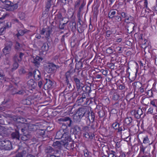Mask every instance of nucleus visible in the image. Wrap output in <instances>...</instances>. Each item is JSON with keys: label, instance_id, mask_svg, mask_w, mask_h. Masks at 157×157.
<instances>
[{"label": "nucleus", "instance_id": "nucleus-14", "mask_svg": "<svg viewBox=\"0 0 157 157\" xmlns=\"http://www.w3.org/2000/svg\"><path fill=\"white\" fill-rule=\"evenodd\" d=\"M46 130L38 129L37 131L36 135L38 138H41L43 140H47L49 137L45 133Z\"/></svg>", "mask_w": 157, "mask_h": 157}, {"label": "nucleus", "instance_id": "nucleus-3", "mask_svg": "<svg viewBox=\"0 0 157 157\" xmlns=\"http://www.w3.org/2000/svg\"><path fill=\"white\" fill-rule=\"evenodd\" d=\"M4 6L7 10L13 11L18 7L17 3H13L10 1L6 0L4 1Z\"/></svg>", "mask_w": 157, "mask_h": 157}, {"label": "nucleus", "instance_id": "nucleus-13", "mask_svg": "<svg viewBox=\"0 0 157 157\" xmlns=\"http://www.w3.org/2000/svg\"><path fill=\"white\" fill-rule=\"evenodd\" d=\"M64 145V140H63L60 141H56L54 142L52 144V146L54 147L55 152H56L57 150H60L61 152V149L62 146Z\"/></svg>", "mask_w": 157, "mask_h": 157}, {"label": "nucleus", "instance_id": "nucleus-59", "mask_svg": "<svg viewBox=\"0 0 157 157\" xmlns=\"http://www.w3.org/2000/svg\"><path fill=\"white\" fill-rule=\"evenodd\" d=\"M24 125V128H21V132L23 133L24 135H25L26 134V132H27L28 129L26 127V124H25Z\"/></svg>", "mask_w": 157, "mask_h": 157}, {"label": "nucleus", "instance_id": "nucleus-51", "mask_svg": "<svg viewBox=\"0 0 157 157\" xmlns=\"http://www.w3.org/2000/svg\"><path fill=\"white\" fill-rule=\"evenodd\" d=\"M141 42L142 44V47L144 48L147 47L149 45V43L146 39H144V40L141 41Z\"/></svg>", "mask_w": 157, "mask_h": 157}, {"label": "nucleus", "instance_id": "nucleus-21", "mask_svg": "<svg viewBox=\"0 0 157 157\" xmlns=\"http://www.w3.org/2000/svg\"><path fill=\"white\" fill-rule=\"evenodd\" d=\"M73 129L74 133L75 134V138H79L81 136L82 129L80 126L78 125H75L73 126Z\"/></svg>", "mask_w": 157, "mask_h": 157}, {"label": "nucleus", "instance_id": "nucleus-55", "mask_svg": "<svg viewBox=\"0 0 157 157\" xmlns=\"http://www.w3.org/2000/svg\"><path fill=\"white\" fill-rule=\"evenodd\" d=\"M22 47V45L17 41L16 42L15 48L17 50H19Z\"/></svg>", "mask_w": 157, "mask_h": 157}, {"label": "nucleus", "instance_id": "nucleus-10", "mask_svg": "<svg viewBox=\"0 0 157 157\" xmlns=\"http://www.w3.org/2000/svg\"><path fill=\"white\" fill-rule=\"evenodd\" d=\"M116 11H110L108 13V16L109 19H111L113 22H117L121 21V18L120 16L116 15Z\"/></svg>", "mask_w": 157, "mask_h": 157}, {"label": "nucleus", "instance_id": "nucleus-52", "mask_svg": "<svg viewBox=\"0 0 157 157\" xmlns=\"http://www.w3.org/2000/svg\"><path fill=\"white\" fill-rule=\"evenodd\" d=\"M68 21H67L66 22L63 23L62 24H61L60 21L59 22V29H64L65 27L66 26L68 22Z\"/></svg>", "mask_w": 157, "mask_h": 157}, {"label": "nucleus", "instance_id": "nucleus-29", "mask_svg": "<svg viewBox=\"0 0 157 157\" xmlns=\"http://www.w3.org/2000/svg\"><path fill=\"white\" fill-rule=\"evenodd\" d=\"M55 17L54 20L55 21L56 23V22L61 21L63 20L64 17H63L62 13L60 12H58L57 13H55Z\"/></svg>", "mask_w": 157, "mask_h": 157}, {"label": "nucleus", "instance_id": "nucleus-31", "mask_svg": "<svg viewBox=\"0 0 157 157\" xmlns=\"http://www.w3.org/2000/svg\"><path fill=\"white\" fill-rule=\"evenodd\" d=\"M98 125V124L97 121H92L91 125V128L92 129V132H94L97 130Z\"/></svg>", "mask_w": 157, "mask_h": 157}, {"label": "nucleus", "instance_id": "nucleus-48", "mask_svg": "<svg viewBox=\"0 0 157 157\" xmlns=\"http://www.w3.org/2000/svg\"><path fill=\"white\" fill-rule=\"evenodd\" d=\"M52 0H47L46 4V10L48 11L52 5Z\"/></svg>", "mask_w": 157, "mask_h": 157}, {"label": "nucleus", "instance_id": "nucleus-30", "mask_svg": "<svg viewBox=\"0 0 157 157\" xmlns=\"http://www.w3.org/2000/svg\"><path fill=\"white\" fill-rule=\"evenodd\" d=\"M33 77L36 80H39L41 78L40 73V71L37 70H35L33 71Z\"/></svg>", "mask_w": 157, "mask_h": 157}, {"label": "nucleus", "instance_id": "nucleus-27", "mask_svg": "<svg viewBox=\"0 0 157 157\" xmlns=\"http://www.w3.org/2000/svg\"><path fill=\"white\" fill-rule=\"evenodd\" d=\"M98 111V116L100 117H103L105 115V113L102 107L100 105H97L95 109Z\"/></svg>", "mask_w": 157, "mask_h": 157}, {"label": "nucleus", "instance_id": "nucleus-20", "mask_svg": "<svg viewBox=\"0 0 157 157\" xmlns=\"http://www.w3.org/2000/svg\"><path fill=\"white\" fill-rule=\"evenodd\" d=\"M70 77H65V83L66 84V88L64 91L66 92H68V93L71 92L73 90L74 87L71 85V84L69 82V79Z\"/></svg>", "mask_w": 157, "mask_h": 157}, {"label": "nucleus", "instance_id": "nucleus-47", "mask_svg": "<svg viewBox=\"0 0 157 157\" xmlns=\"http://www.w3.org/2000/svg\"><path fill=\"white\" fill-rule=\"evenodd\" d=\"M10 126L9 127V129L12 131H15L18 130V127L16 126L14 124H12L9 123Z\"/></svg>", "mask_w": 157, "mask_h": 157}, {"label": "nucleus", "instance_id": "nucleus-33", "mask_svg": "<svg viewBox=\"0 0 157 157\" xmlns=\"http://www.w3.org/2000/svg\"><path fill=\"white\" fill-rule=\"evenodd\" d=\"M82 117L81 116L79 115L76 112H75V113L73 115V118L74 121L77 123H79L80 122Z\"/></svg>", "mask_w": 157, "mask_h": 157}, {"label": "nucleus", "instance_id": "nucleus-4", "mask_svg": "<svg viewBox=\"0 0 157 157\" xmlns=\"http://www.w3.org/2000/svg\"><path fill=\"white\" fill-rule=\"evenodd\" d=\"M77 113L82 117L83 116L86 117L89 116V108L87 106H84L78 108L75 112Z\"/></svg>", "mask_w": 157, "mask_h": 157}, {"label": "nucleus", "instance_id": "nucleus-7", "mask_svg": "<svg viewBox=\"0 0 157 157\" xmlns=\"http://www.w3.org/2000/svg\"><path fill=\"white\" fill-rule=\"evenodd\" d=\"M59 67H60L58 65H56L53 63H50L46 65L45 69L47 73L53 74L55 73L57 69Z\"/></svg>", "mask_w": 157, "mask_h": 157}, {"label": "nucleus", "instance_id": "nucleus-41", "mask_svg": "<svg viewBox=\"0 0 157 157\" xmlns=\"http://www.w3.org/2000/svg\"><path fill=\"white\" fill-rule=\"evenodd\" d=\"M56 155H47L48 157H61L62 155V153L60 152V150L56 151V152H55Z\"/></svg>", "mask_w": 157, "mask_h": 157}, {"label": "nucleus", "instance_id": "nucleus-40", "mask_svg": "<svg viewBox=\"0 0 157 157\" xmlns=\"http://www.w3.org/2000/svg\"><path fill=\"white\" fill-rule=\"evenodd\" d=\"M138 142L139 143V145H140V154L143 153V154H144L145 150L146 148V147L143 145V143L140 141V140H138Z\"/></svg>", "mask_w": 157, "mask_h": 157}, {"label": "nucleus", "instance_id": "nucleus-19", "mask_svg": "<svg viewBox=\"0 0 157 157\" xmlns=\"http://www.w3.org/2000/svg\"><path fill=\"white\" fill-rule=\"evenodd\" d=\"M75 143L70 141L67 140H64L63 146L67 149L69 150H73L75 147Z\"/></svg>", "mask_w": 157, "mask_h": 157}, {"label": "nucleus", "instance_id": "nucleus-64", "mask_svg": "<svg viewBox=\"0 0 157 157\" xmlns=\"http://www.w3.org/2000/svg\"><path fill=\"white\" fill-rule=\"evenodd\" d=\"M147 95L149 97H152L153 93L152 90H148L147 92Z\"/></svg>", "mask_w": 157, "mask_h": 157}, {"label": "nucleus", "instance_id": "nucleus-42", "mask_svg": "<svg viewBox=\"0 0 157 157\" xmlns=\"http://www.w3.org/2000/svg\"><path fill=\"white\" fill-rule=\"evenodd\" d=\"M54 151L55 150L51 147L48 146L46 147L45 149V152L47 153H50Z\"/></svg>", "mask_w": 157, "mask_h": 157}, {"label": "nucleus", "instance_id": "nucleus-34", "mask_svg": "<svg viewBox=\"0 0 157 157\" xmlns=\"http://www.w3.org/2000/svg\"><path fill=\"white\" fill-rule=\"evenodd\" d=\"M62 124V125L61 127V129L59 131H61V132H64V134H66L67 133L68 131V127L69 126L67 125L66 124L64 123H59Z\"/></svg>", "mask_w": 157, "mask_h": 157}, {"label": "nucleus", "instance_id": "nucleus-1", "mask_svg": "<svg viewBox=\"0 0 157 157\" xmlns=\"http://www.w3.org/2000/svg\"><path fill=\"white\" fill-rule=\"evenodd\" d=\"M79 71H77L75 74L70 77L71 80L75 83L77 89V91H79L81 90V85L82 83L81 81V79H80L79 76Z\"/></svg>", "mask_w": 157, "mask_h": 157}, {"label": "nucleus", "instance_id": "nucleus-37", "mask_svg": "<svg viewBox=\"0 0 157 157\" xmlns=\"http://www.w3.org/2000/svg\"><path fill=\"white\" fill-rule=\"evenodd\" d=\"M64 132H61V131H59L56 132L55 138L57 139L62 138L64 136Z\"/></svg>", "mask_w": 157, "mask_h": 157}, {"label": "nucleus", "instance_id": "nucleus-53", "mask_svg": "<svg viewBox=\"0 0 157 157\" xmlns=\"http://www.w3.org/2000/svg\"><path fill=\"white\" fill-rule=\"evenodd\" d=\"M114 50L112 47H109L106 50V53L109 54H111L113 53Z\"/></svg>", "mask_w": 157, "mask_h": 157}, {"label": "nucleus", "instance_id": "nucleus-18", "mask_svg": "<svg viewBox=\"0 0 157 157\" xmlns=\"http://www.w3.org/2000/svg\"><path fill=\"white\" fill-rule=\"evenodd\" d=\"M112 127L115 130H117L118 132H121L122 131L126 129L124 125H121L117 122L113 123L112 124Z\"/></svg>", "mask_w": 157, "mask_h": 157}, {"label": "nucleus", "instance_id": "nucleus-43", "mask_svg": "<svg viewBox=\"0 0 157 157\" xmlns=\"http://www.w3.org/2000/svg\"><path fill=\"white\" fill-rule=\"evenodd\" d=\"M132 120L131 117H127L124 121V124L125 125H128L131 123Z\"/></svg>", "mask_w": 157, "mask_h": 157}, {"label": "nucleus", "instance_id": "nucleus-24", "mask_svg": "<svg viewBox=\"0 0 157 157\" xmlns=\"http://www.w3.org/2000/svg\"><path fill=\"white\" fill-rule=\"evenodd\" d=\"M85 65L84 60L82 59H81L79 61L76 62L75 64V69L78 70L80 69H84L85 67Z\"/></svg>", "mask_w": 157, "mask_h": 157}, {"label": "nucleus", "instance_id": "nucleus-9", "mask_svg": "<svg viewBox=\"0 0 157 157\" xmlns=\"http://www.w3.org/2000/svg\"><path fill=\"white\" fill-rule=\"evenodd\" d=\"M11 140L15 144H17L20 140V134L19 132V129L13 131L11 132L10 134Z\"/></svg>", "mask_w": 157, "mask_h": 157}, {"label": "nucleus", "instance_id": "nucleus-44", "mask_svg": "<svg viewBox=\"0 0 157 157\" xmlns=\"http://www.w3.org/2000/svg\"><path fill=\"white\" fill-rule=\"evenodd\" d=\"M108 157H116V152L112 150H109V151H107Z\"/></svg>", "mask_w": 157, "mask_h": 157}, {"label": "nucleus", "instance_id": "nucleus-16", "mask_svg": "<svg viewBox=\"0 0 157 157\" xmlns=\"http://www.w3.org/2000/svg\"><path fill=\"white\" fill-rule=\"evenodd\" d=\"M38 44L39 46L42 45L41 46V50L42 52H46L48 50L49 46L48 43H43L42 41L40 40L38 41Z\"/></svg>", "mask_w": 157, "mask_h": 157}, {"label": "nucleus", "instance_id": "nucleus-39", "mask_svg": "<svg viewBox=\"0 0 157 157\" xmlns=\"http://www.w3.org/2000/svg\"><path fill=\"white\" fill-rule=\"evenodd\" d=\"M69 25L72 31L74 32L75 30L76 29V23L75 21H71L69 23Z\"/></svg>", "mask_w": 157, "mask_h": 157}, {"label": "nucleus", "instance_id": "nucleus-25", "mask_svg": "<svg viewBox=\"0 0 157 157\" xmlns=\"http://www.w3.org/2000/svg\"><path fill=\"white\" fill-rule=\"evenodd\" d=\"M11 118L13 121L18 123L24 124L26 121V119L25 118L20 116H13Z\"/></svg>", "mask_w": 157, "mask_h": 157}, {"label": "nucleus", "instance_id": "nucleus-32", "mask_svg": "<svg viewBox=\"0 0 157 157\" xmlns=\"http://www.w3.org/2000/svg\"><path fill=\"white\" fill-rule=\"evenodd\" d=\"M135 91H137L142 86V84L139 82H135L132 83Z\"/></svg>", "mask_w": 157, "mask_h": 157}, {"label": "nucleus", "instance_id": "nucleus-6", "mask_svg": "<svg viewBox=\"0 0 157 157\" xmlns=\"http://www.w3.org/2000/svg\"><path fill=\"white\" fill-rule=\"evenodd\" d=\"M44 90L51 89L54 87L55 82L51 78L50 76H47V78H44Z\"/></svg>", "mask_w": 157, "mask_h": 157}, {"label": "nucleus", "instance_id": "nucleus-58", "mask_svg": "<svg viewBox=\"0 0 157 157\" xmlns=\"http://www.w3.org/2000/svg\"><path fill=\"white\" fill-rule=\"evenodd\" d=\"M150 141L149 140V138H148V137L147 136H146V137H144V138L143 143L144 144H151H151H150Z\"/></svg>", "mask_w": 157, "mask_h": 157}, {"label": "nucleus", "instance_id": "nucleus-15", "mask_svg": "<svg viewBox=\"0 0 157 157\" xmlns=\"http://www.w3.org/2000/svg\"><path fill=\"white\" fill-rule=\"evenodd\" d=\"M69 67H70L69 70L66 72L64 75V77H71V76L75 74V70L76 69L75 68H74V64L71 63L69 65Z\"/></svg>", "mask_w": 157, "mask_h": 157}, {"label": "nucleus", "instance_id": "nucleus-56", "mask_svg": "<svg viewBox=\"0 0 157 157\" xmlns=\"http://www.w3.org/2000/svg\"><path fill=\"white\" fill-rule=\"evenodd\" d=\"M95 115L94 113L91 112L90 113H89V116L88 117H88L89 120H91L92 121H94L95 119Z\"/></svg>", "mask_w": 157, "mask_h": 157}, {"label": "nucleus", "instance_id": "nucleus-49", "mask_svg": "<svg viewBox=\"0 0 157 157\" xmlns=\"http://www.w3.org/2000/svg\"><path fill=\"white\" fill-rule=\"evenodd\" d=\"M83 135L84 137L88 139H92L93 137L94 136V135L93 133L90 134L87 132L84 133Z\"/></svg>", "mask_w": 157, "mask_h": 157}, {"label": "nucleus", "instance_id": "nucleus-5", "mask_svg": "<svg viewBox=\"0 0 157 157\" xmlns=\"http://www.w3.org/2000/svg\"><path fill=\"white\" fill-rule=\"evenodd\" d=\"M53 26L51 25L49 26H47L45 28H43L40 31V33L41 35H44L45 33V37L46 39L48 40L50 37V35L52 31Z\"/></svg>", "mask_w": 157, "mask_h": 157}, {"label": "nucleus", "instance_id": "nucleus-50", "mask_svg": "<svg viewBox=\"0 0 157 157\" xmlns=\"http://www.w3.org/2000/svg\"><path fill=\"white\" fill-rule=\"evenodd\" d=\"M0 19H4L6 17L9 16L7 12H4L2 11L0 12Z\"/></svg>", "mask_w": 157, "mask_h": 157}, {"label": "nucleus", "instance_id": "nucleus-35", "mask_svg": "<svg viewBox=\"0 0 157 157\" xmlns=\"http://www.w3.org/2000/svg\"><path fill=\"white\" fill-rule=\"evenodd\" d=\"M26 124V127L28 130L29 131H35L37 128V126L32 124Z\"/></svg>", "mask_w": 157, "mask_h": 157}, {"label": "nucleus", "instance_id": "nucleus-26", "mask_svg": "<svg viewBox=\"0 0 157 157\" xmlns=\"http://www.w3.org/2000/svg\"><path fill=\"white\" fill-rule=\"evenodd\" d=\"M81 89L83 92L82 94H84L85 95L87 94L90 96V94L92 91L90 86H81Z\"/></svg>", "mask_w": 157, "mask_h": 157}, {"label": "nucleus", "instance_id": "nucleus-11", "mask_svg": "<svg viewBox=\"0 0 157 157\" xmlns=\"http://www.w3.org/2000/svg\"><path fill=\"white\" fill-rule=\"evenodd\" d=\"M89 101V99L86 97L84 94H82L78 98L76 102L80 105H85L88 104Z\"/></svg>", "mask_w": 157, "mask_h": 157}, {"label": "nucleus", "instance_id": "nucleus-54", "mask_svg": "<svg viewBox=\"0 0 157 157\" xmlns=\"http://www.w3.org/2000/svg\"><path fill=\"white\" fill-rule=\"evenodd\" d=\"M120 97V96L119 94L116 92H115L113 94L112 99L114 100L117 101Z\"/></svg>", "mask_w": 157, "mask_h": 157}, {"label": "nucleus", "instance_id": "nucleus-22", "mask_svg": "<svg viewBox=\"0 0 157 157\" xmlns=\"http://www.w3.org/2000/svg\"><path fill=\"white\" fill-rule=\"evenodd\" d=\"M143 111L142 110L139 108L137 110H133L131 111V113L132 115L134 116V117L136 119H139L143 115Z\"/></svg>", "mask_w": 157, "mask_h": 157}, {"label": "nucleus", "instance_id": "nucleus-46", "mask_svg": "<svg viewBox=\"0 0 157 157\" xmlns=\"http://www.w3.org/2000/svg\"><path fill=\"white\" fill-rule=\"evenodd\" d=\"M37 84L39 87L40 88H43L44 89V79H40V80H39L37 82Z\"/></svg>", "mask_w": 157, "mask_h": 157}, {"label": "nucleus", "instance_id": "nucleus-8", "mask_svg": "<svg viewBox=\"0 0 157 157\" xmlns=\"http://www.w3.org/2000/svg\"><path fill=\"white\" fill-rule=\"evenodd\" d=\"M57 122L58 123H64L67 125L69 127H71L73 123L71 118L69 117H63L57 120Z\"/></svg>", "mask_w": 157, "mask_h": 157}, {"label": "nucleus", "instance_id": "nucleus-36", "mask_svg": "<svg viewBox=\"0 0 157 157\" xmlns=\"http://www.w3.org/2000/svg\"><path fill=\"white\" fill-rule=\"evenodd\" d=\"M28 30L26 29L24 30H20L16 34V36L17 38H19V36H23L26 33Z\"/></svg>", "mask_w": 157, "mask_h": 157}, {"label": "nucleus", "instance_id": "nucleus-62", "mask_svg": "<svg viewBox=\"0 0 157 157\" xmlns=\"http://www.w3.org/2000/svg\"><path fill=\"white\" fill-rule=\"evenodd\" d=\"M5 27L4 28H5V29L6 28H8L11 27V24L10 22H6L5 24Z\"/></svg>", "mask_w": 157, "mask_h": 157}, {"label": "nucleus", "instance_id": "nucleus-38", "mask_svg": "<svg viewBox=\"0 0 157 157\" xmlns=\"http://www.w3.org/2000/svg\"><path fill=\"white\" fill-rule=\"evenodd\" d=\"M87 25H82L78 26L77 28V30L78 32L80 33H83L85 28L86 27Z\"/></svg>", "mask_w": 157, "mask_h": 157}, {"label": "nucleus", "instance_id": "nucleus-2", "mask_svg": "<svg viewBox=\"0 0 157 157\" xmlns=\"http://www.w3.org/2000/svg\"><path fill=\"white\" fill-rule=\"evenodd\" d=\"M133 20V17L131 16L128 17L125 19V21L128 23V25L125 26V29H127V32L128 33H130L134 30L135 25L133 23L131 22V21H132Z\"/></svg>", "mask_w": 157, "mask_h": 157}, {"label": "nucleus", "instance_id": "nucleus-28", "mask_svg": "<svg viewBox=\"0 0 157 157\" xmlns=\"http://www.w3.org/2000/svg\"><path fill=\"white\" fill-rule=\"evenodd\" d=\"M27 85L29 88L32 90L34 89L37 86V83L33 79H30L27 82Z\"/></svg>", "mask_w": 157, "mask_h": 157}, {"label": "nucleus", "instance_id": "nucleus-57", "mask_svg": "<svg viewBox=\"0 0 157 157\" xmlns=\"http://www.w3.org/2000/svg\"><path fill=\"white\" fill-rule=\"evenodd\" d=\"M26 72L25 70L23 67H21L18 69V73L20 75L25 74Z\"/></svg>", "mask_w": 157, "mask_h": 157}, {"label": "nucleus", "instance_id": "nucleus-63", "mask_svg": "<svg viewBox=\"0 0 157 157\" xmlns=\"http://www.w3.org/2000/svg\"><path fill=\"white\" fill-rule=\"evenodd\" d=\"M102 78V77L101 75H99V74H97L96 75H95V77H94L93 78V79H101Z\"/></svg>", "mask_w": 157, "mask_h": 157}, {"label": "nucleus", "instance_id": "nucleus-23", "mask_svg": "<svg viewBox=\"0 0 157 157\" xmlns=\"http://www.w3.org/2000/svg\"><path fill=\"white\" fill-rule=\"evenodd\" d=\"M13 45V43L12 41H7L6 46L3 50L4 53L6 55L8 54L11 50Z\"/></svg>", "mask_w": 157, "mask_h": 157}, {"label": "nucleus", "instance_id": "nucleus-17", "mask_svg": "<svg viewBox=\"0 0 157 157\" xmlns=\"http://www.w3.org/2000/svg\"><path fill=\"white\" fill-rule=\"evenodd\" d=\"M31 62L33 63L35 66L38 67L39 66L40 62L41 61L43 58L38 56H36V57H31L30 59Z\"/></svg>", "mask_w": 157, "mask_h": 157}, {"label": "nucleus", "instance_id": "nucleus-12", "mask_svg": "<svg viewBox=\"0 0 157 157\" xmlns=\"http://www.w3.org/2000/svg\"><path fill=\"white\" fill-rule=\"evenodd\" d=\"M0 146L2 147V149L6 150H10L12 148L11 143L8 140H5L0 141Z\"/></svg>", "mask_w": 157, "mask_h": 157}, {"label": "nucleus", "instance_id": "nucleus-45", "mask_svg": "<svg viewBox=\"0 0 157 157\" xmlns=\"http://www.w3.org/2000/svg\"><path fill=\"white\" fill-rule=\"evenodd\" d=\"M19 67V64L17 61H14L12 65V67L11 69V71L13 72L16 70Z\"/></svg>", "mask_w": 157, "mask_h": 157}, {"label": "nucleus", "instance_id": "nucleus-60", "mask_svg": "<svg viewBox=\"0 0 157 157\" xmlns=\"http://www.w3.org/2000/svg\"><path fill=\"white\" fill-rule=\"evenodd\" d=\"M24 55V53L20 52L19 53V59H18V62H21L22 59V57Z\"/></svg>", "mask_w": 157, "mask_h": 157}, {"label": "nucleus", "instance_id": "nucleus-61", "mask_svg": "<svg viewBox=\"0 0 157 157\" xmlns=\"http://www.w3.org/2000/svg\"><path fill=\"white\" fill-rule=\"evenodd\" d=\"M125 103L124 101H123L120 104V107L121 108V109H125Z\"/></svg>", "mask_w": 157, "mask_h": 157}]
</instances>
